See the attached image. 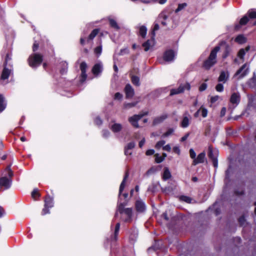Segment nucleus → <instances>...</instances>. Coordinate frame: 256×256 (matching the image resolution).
I'll use <instances>...</instances> for the list:
<instances>
[{
    "instance_id": "obj_1",
    "label": "nucleus",
    "mask_w": 256,
    "mask_h": 256,
    "mask_svg": "<svg viewBox=\"0 0 256 256\" xmlns=\"http://www.w3.org/2000/svg\"><path fill=\"white\" fill-rule=\"evenodd\" d=\"M128 176H129L128 172V171H126V174H125V175L123 178V180H122V181L120 185V186L119 194H118V198H119L118 204V206L117 211L115 214V216H114L115 217H116L118 216V212H119L121 214H123V212H124V210L125 209L124 208V207L125 206H126L127 204L126 202H120L121 198H120V196H121L122 192L123 191V190L125 187V183H126V182L127 178L128 177Z\"/></svg>"
},
{
    "instance_id": "obj_2",
    "label": "nucleus",
    "mask_w": 256,
    "mask_h": 256,
    "mask_svg": "<svg viewBox=\"0 0 256 256\" xmlns=\"http://www.w3.org/2000/svg\"><path fill=\"white\" fill-rule=\"evenodd\" d=\"M220 50V47L219 46H216L211 51L208 59H206L204 62L203 66L205 69H210L211 67L216 63V54Z\"/></svg>"
},
{
    "instance_id": "obj_3",
    "label": "nucleus",
    "mask_w": 256,
    "mask_h": 256,
    "mask_svg": "<svg viewBox=\"0 0 256 256\" xmlns=\"http://www.w3.org/2000/svg\"><path fill=\"white\" fill-rule=\"evenodd\" d=\"M29 65L32 68H36L42 61V56L38 54H31L28 59Z\"/></svg>"
},
{
    "instance_id": "obj_4",
    "label": "nucleus",
    "mask_w": 256,
    "mask_h": 256,
    "mask_svg": "<svg viewBox=\"0 0 256 256\" xmlns=\"http://www.w3.org/2000/svg\"><path fill=\"white\" fill-rule=\"evenodd\" d=\"M248 104L245 112H248V114H249L251 111L256 112V95L248 96Z\"/></svg>"
},
{
    "instance_id": "obj_5",
    "label": "nucleus",
    "mask_w": 256,
    "mask_h": 256,
    "mask_svg": "<svg viewBox=\"0 0 256 256\" xmlns=\"http://www.w3.org/2000/svg\"><path fill=\"white\" fill-rule=\"evenodd\" d=\"M208 156L212 160L214 166L215 168H217L218 166V150H213L211 146H209Z\"/></svg>"
},
{
    "instance_id": "obj_6",
    "label": "nucleus",
    "mask_w": 256,
    "mask_h": 256,
    "mask_svg": "<svg viewBox=\"0 0 256 256\" xmlns=\"http://www.w3.org/2000/svg\"><path fill=\"white\" fill-rule=\"evenodd\" d=\"M190 85L189 83L186 82L185 84H180L178 88H173L170 90V96L178 94L183 92L184 90H190Z\"/></svg>"
},
{
    "instance_id": "obj_7",
    "label": "nucleus",
    "mask_w": 256,
    "mask_h": 256,
    "mask_svg": "<svg viewBox=\"0 0 256 256\" xmlns=\"http://www.w3.org/2000/svg\"><path fill=\"white\" fill-rule=\"evenodd\" d=\"M148 114V112H146L144 114H134L128 118V122L134 127L138 128L140 127L138 124V120H140L144 116L147 115Z\"/></svg>"
},
{
    "instance_id": "obj_8",
    "label": "nucleus",
    "mask_w": 256,
    "mask_h": 256,
    "mask_svg": "<svg viewBox=\"0 0 256 256\" xmlns=\"http://www.w3.org/2000/svg\"><path fill=\"white\" fill-rule=\"evenodd\" d=\"M12 74V70L9 69L4 66L0 76V80L2 81V84H6L8 83V79L9 76Z\"/></svg>"
},
{
    "instance_id": "obj_9",
    "label": "nucleus",
    "mask_w": 256,
    "mask_h": 256,
    "mask_svg": "<svg viewBox=\"0 0 256 256\" xmlns=\"http://www.w3.org/2000/svg\"><path fill=\"white\" fill-rule=\"evenodd\" d=\"M249 72V68L247 64H244L236 72L235 76L240 75V78H242L248 74Z\"/></svg>"
},
{
    "instance_id": "obj_10",
    "label": "nucleus",
    "mask_w": 256,
    "mask_h": 256,
    "mask_svg": "<svg viewBox=\"0 0 256 256\" xmlns=\"http://www.w3.org/2000/svg\"><path fill=\"white\" fill-rule=\"evenodd\" d=\"M87 64L86 62H82L80 64V69L82 72L81 76H80V81L81 82H84L86 78H87V74H86V70L87 68Z\"/></svg>"
},
{
    "instance_id": "obj_11",
    "label": "nucleus",
    "mask_w": 256,
    "mask_h": 256,
    "mask_svg": "<svg viewBox=\"0 0 256 256\" xmlns=\"http://www.w3.org/2000/svg\"><path fill=\"white\" fill-rule=\"evenodd\" d=\"M175 54L172 50H168L164 54V60L167 62H171L174 60Z\"/></svg>"
},
{
    "instance_id": "obj_12",
    "label": "nucleus",
    "mask_w": 256,
    "mask_h": 256,
    "mask_svg": "<svg viewBox=\"0 0 256 256\" xmlns=\"http://www.w3.org/2000/svg\"><path fill=\"white\" fill-rule=\"evenodd\" d=\"M190 116L188 112L184 114L183 119L180 123V126L183 128H186L188 126L190 119Z\"/></svg>"
},
{
    "instance_id": "obj_13",
    "label": "nucleus",
    "mask_w": 256,
    "mask_h": 256,
    "mask_svg": "<svg viewBox=\"0 0 256 256\" xmlns=\"http://www.w3.org/2000/svg\"><path fill=\"white\" fill-rule=\"evenodd\" d=\"M12 184V180L6 176L0 178V186H4L6 188H10Z\"/></svg>"
},
{
    "instance_id": "obj_14",
    "label": "nucleus",
    "mask_w": 256,
    "mask_h": 256,
    "mask_svg": "<svg viewBox=\"0 0 256 256\" xmlns=\"http://www.w3.org/2000/svg\"><path fill=\"white\" fill-rule=\"evenodd\" d=\"M103 70V66L102 62H98L95 64L92 68V72L95 76H98L100 74Z\"/></svg>"
},
{
    "instance_id": "obj_15",
    "label": "nucleus",
    "mask_w": 256,
    "mask_h": 256,
    "mask_svg": "<svg viewBox=\"0 0 256 256\" xmlns=\"http://www.w3.org/2000/svg\"><path fill=\"white\" fill-rule=\"evenodd\" d=\"M124 92L126 98H132L134 96V90L130 84H127L126 86Z\"/></svg>"
},
{
    "instance_id": "obj_16",
    "label": "nucleus",
    "mask_w": 256,
    "mask_h": 256,
    "mask_svg": "<svg viewBox=\"0 0 256 256\" xmlns=\"http://www.w3.org/2000/svg\"><path fill=\"white\" fill-rule=\"evenodd\" d=\"M240 94L238 92H234L230 96V102L232 104H235L236 106L240 103Z\"/></svg>"
},
{
    "instance_id": "obj_17",
    "label": "nucleus",
    "mask_w": 256,
    "mask_h": 256,
    "mask_svg": "<svg viewBox=\"0 0 256 256\" xmlns=\"http://www.w3.org/2000/svg\"><path fill=\"white\" fill-rule=\"evenodd\" d=\"M135 206L136 211L139 212H142L146 210V204L142 200H136Z\"/></svg>"
},
{
    "instance_id": "obj_18",
    "label": "nucleus",
    "mask_w": 256,
    "mask_h": 256,
    "mask_svg": "<svg viewBox=\"0 0 256 256\" xmlns=\"http://www.w3.org/2000/svg\"><path fill=\"white\" fill-rule=\"evenodd\" d=\"M229 76L230 74L228 71H222L218 78V81L219 82L226 83L228 80Z\"/></svg>"
},
{
    "instance_id": "obj_19",
    "label": "nucleus",
    "mask_w": 256,
    "mask_h": 256,
    "mask_svg": "<svg viewBox=\"0 0 256 256\" xmlns=\"http://www.w3.org/2000/svg\"><path fill=\"white\" fill-rule=\"evenodd\" d=\"M136 144L134 142L128 143L124 148V154L126 156H130L132 154V150L134 148Z\"/></svg>"
},
{
    "instance_id": "obj_20",
    "label": "nucleus",
    "mask_w": 256,
    "mask_h": 256,
    "mask_svg": "<svg viewBox=\"0 0 256 256\" xmlns=\"http://www.w3.org/2000/svg\"><path fill=\"white\" fill-rule=\"evenodd\" d=\"M205 156L206 154L204 152H201L200 154L198 156L197 158L194 160L192 164L196 166L198 164L204 162L205 159Z\"/></svg>"
},
{
    "instance_id": "obj_21",
    "label": "nucleus",
    "mask_w": 256,
    "mask_h": 256,
    "mask_svg": "<svg viewBox=\"0 0 256 256\" xmlns=\"http://www.w3.org/2000/svg\"><path fill=\"white\" fill-rule=\"evenodd\" d=\"M110 128L113 132L117 133L121 131L122 126L120 124L114 122L110 126Z\"/></svg>"
},
{
    "instance_id": "obj_22",
    "label": "nucleus",
    "mask_w": 256,
    "mask_h": 256,
    "mask_svg": "<svg viewBox=\"0 0 256 256\" xmlns=\"http://www.w3.org/2000/svg\"><path fill=\"white\" fill-rule=\"evenodd\" d=\"M168 118L166 114H163L159 116L153 120V125L156 126L162 123Z\"/></svg>"
},
{
    "instance_id": "obj_23",
    "label": "nucleus",
    "mask_w": 256,
    "mask_h": 256,
    "mask_svg": "<svg viewBox=\"0 0 256 256\" xmlns=\"http://www.w3.org/2000/svg\"><path fill=\"white\" fill-rule=\"evenodd\" d=\"M126 216L127 218H125L126 222H130L131 220L132 215V208H126L124 210L123 212Z\"/></svg>"
},
{
    "instance_id": "obj_24",
    "label": "nucleus",
    "mask_w": 256,
    "mask_h": 256,
    "mask_svg": "<svg viewBox=\"0 0 256 256\" xmlns=\"http://www.w3.org/2000/svg\"><path fill=\"white\" fill-rule=\"evenodd\" d=\"M168 18V16L164 12H161L158 18V21L160 22L163 26H166V20Z\"/></svg>"
},
{
    "instance_id": "obj_25",
    "label": "nucleus",
    "mask_w": 256,
    "mask_h": 256,
    "mask_svg": "<svg viewBox=\"0 0 256 256\" xmlns=\"http://www.w3.org/2000/svg\"><path fill=\"white\" fill-rule=\"evenodd\" d=\"M250 50V47L247 46L245 49L241 48L238 54V56L242 60V62L244 60V56L246 54V52H248Z\"/></svg>"
},
{
    "instance_id": "obj_26",
    "label": "nucleus",
    "mask_w": 256,
    "mask_h": 256,
    "mask_svg": "<svg viewBox=\"0 0 256 256\" xmlns=\"http://www.w3.org/2000/svg\"><path fill=\"white\" fill-rule=\"evenodd\" d=\"M44 206H47L48 208H51L54 206V200L50 196H48L44 200Z\"/></svg>"
},
{
    "instance_id": "obj_27",
    "label": "nucleus",
    "mask_w": 256,
    "mask_h": 256,
    "mask_svg": "<svg viewBox=\"0 0 256 256\" xmlns=\"http://www.w3.org/2000/svg\"><path fill=\"white\" fill-rule=\"evenodd\" d=\"M247 84L250 88H253L256 87V74L255 72L253 73L252 78L249 80Z\"/></svg>"
},
{
    "instance_id": "obj_28",
    "label": "nucleus",
    "mask_w": 256,
    "mask_h": 256,
    "mask_svg": "<svg viewBox=\"0 0 256 256\" xmlns=\"http://www.w3.org/2000/svg\"><path fill=\"white\" fill-rule=\"evenodd\" d=\"M172 176L171 173L169 170V169L166 167L164 168V172L162 174V179L164 180H166L170 178Z\"/></svg>"
},
{
    "instance_id": "obj_29",
    "label": "nucleus",
    "mask_w": 256,
    "mask_h": 256,
    "mask_svg": "<svg viewBox=\"0 0 256 256\" xmlns=\"http://www.w3.org/2000/svg\"><path fill=\"white\" fill-rule=\"evenodd\" d=\"M138 236V232L136 229H134L130 232V240L132 242H134Z\"/></svg>"
},
{
    "instance_id": "obj_30",
    "label": "nucleus",
    "mask_w": 256,
    "mask_h": 256,
    "mask_svg": "<svg viewBox=\"0 0 256 256\" xmlns=\"http://www.w3.org/2000/svg\"><path fill=\"white\" fill-rule=\"evenodd\" d=\"M248 21V18L246 16H244L240 20L239 25L236 26V28L238 29L240 28V26L245 25L247 24Z\"/></svg>"
},
{
    "instance_id": "obj_31",
    "label": "nucleus",
    "mask_w": 256,
    "mask_h": 256,
    "mask_svg": "<svg viewBox=\"0 0 256 256\" xmlns=\"http://www.w3.org/2000/svg\"><path fill=\"white\" fill-rule=\"evenodd\" d=\"M120 224L119 222H118L116 224V226H115V230H114V236H112V238L113 240H117L118 236V234L119 231H120Z\"/></svg>"
},
{
    "instance_id": "obj_32",
    "label": "nucleus",
    "mask_w": 256,
    "mask_h": 256,
    "mask_svg": "<svg viewBox=\"0 0 256 256\" xmlns=\"http://www.w3.org/2000/svg\"><path fill=\"white\" fill-rule=\"evenodd\" d=\"M108 20H109L110 26L112 28H114L116 30H118L120 28L119 26L118 25L116 22L112 18H109Z\"/></svg>"
},
{
    "instance_id": "obj_33",
    "label": "nucleus",
    "mask_w": 256,
    "mask_h": 256,
    "mask_svg": "<svg viewBox=\"0 0 256 256\" xmlns=\"http://www.w3.org/2000/svg\"><path fill=\"white\" fill-rule=\"evenodd\" d=\"M147 32V28L144 26H142L140 27L139 34L143 38H145Z\"/></svg>"
},
{
    "instance_id": "obj_34",
    "label": "nucleus",
    "mask_w": 256,
    "mask_h": 256,
    "mask_svg": "<svg viewBox=\"0 0 256 256\" xmlns=\"http://www.w3.org/2000/svg\"><path fill=\"white\" fill-rule=\"evenodd\" d=\"M246 38L242 34H240L238 36L235 38V42L240 44H244L246 42Z\"/></svg>"
},
{
    "instance_id": "obj_35",
    "label": "nucleus",
    "mask_w": 256,
    "mask_h": 256,
    "mask_svg": "<svg viewBox=\"0 0 256 256\" xmlns=\"http://www.w3.org/2000/svg\"><path fill=\"white\" fill-rule=\"evenodd\" d=\"M6 107V104L4 103V98L2 95H0V112H2Z\"/></svg>"
},
{
    "instance_id": "obj_36",
    "label": "nucleus",
    "mask_w": 256,
    "mask_h": 256,
    "mask_svg": "<svg viewBox=\"0 0 256 256\" xmlns=\"http://www.w3.org/2000/svg\"><path fill=\"white\" fill-rule=\"evenodd\" d=\"M132 82V84L136 86H139L140 85V78L135 76H132L131 78Z\"/></svg>"
},
{
    "instance_id": "obj_37",
    "label": "nucleus",
    "mask_w": 256,
    "mask_h": 256,
    "mask_svg": "<svg viewBox=\"0 0 256 256\" xmlns=\"http://www.w3.org/2000/svg\"><path fill=\"white\" fill-rule=\"evenodd\" d=\"M98 31L99 30L98 29L94 30L89 35L88 40H92L98 34Z\"/></svg>"
},
{
    "instance_id": "obj_38",
    "label": "nucleus",
    "mask_w": 256,
    "mask_h": 256,
    "mask_svg": "<svg viewBox=\"0 0 256 256\" xmlns=\"http://www.w3.org/2000/svg\"><path fill=\"white\" fill-rule=\"evenodd\" d=\"M142 46L144 48V50L147 52L151 46V42L150 40H148L142 44Z\"/></svg>"
},
{
    "instance_id": "obj_39",
    "label": "nucleus",
    "mask_w": 256,
    "mask_h": 256,
    "mask_svg": "<svg viewBox=\"0 0 256 256\" xmlns=\"http://www.w3.org/2000/svg\"><path fill=\"white\" fill-rule=\"evenodd\" d=\"M137 104H138L137 102H130V103H126L124 104V108L126 109L130 108L135 106Z\"/></svg>"
},
{
    "instance_id": "obj_40",
    "label": "nucleus",
    "mask_w": 256,
    "mask_h": 256,
    "mask_svg": "<svg viewBox=\"0 0 256 256\" xmlns=\"http://www.w3.org/2000/svg\"><path fill=\"white\" fill-rule=\"evenodd\" d=\"M63 68H61L60 72L62 74L66 73L68 69V64L66 62H63L62 63Z\"/></svg>"
},
{
    "instance_id": "obj_41",
    "label": "nucleus",
    "mask_w": 256,
    "mask_h": 256,
    "mask_svg": "<svg viewBox=\"0 0 256 256\" xmlns=\"http://www.w3.org/2000/svg\"><path fill=\"white\" fill-rule=\"evenodd\" d=\"M154 156L155 160L156 163H160L164 160V158H162V156H160L158 154H156Z\"/></svg>"
},
{
    "instance_id": "obj_42",
    "label": "nucleus",
    "mask_w": 256,
    "mask_h": 256,
    "mask_svg": "<svg viewBox=\"0 0 256 256\" xmlns=\"http://www.w3.org/2000/svg\"><path fill=\"white\" fill-rule=\"evenodd\" d=\"M248 14L250 18H256V10H250L248 12Z\"/></svg>"
},
{
    "instance_id": "obj_43",
    "label": "nucleus",
    "mask_w": 256,
    "mask_h": 256,
    "mask_svg": "<svg viewBox=\"0 0 256 256\" xmlns=\"http://www.w3.org/2000/svg\"><path fill=\"white\" fill-rule=\"evenodd\" d=\"M166 143L165 140H162L158 141L156 144L155 148L156 149H160L162 146Z\"/></svg>"
},
{
    "instance_id": "obj_44",
    "label": "nucleus",
    "mask_w": 256,
    "mask_h": 256,
    "mask_svg": "<svg viewBox=\"0 0 256 256\" xmlns=\"http://www.w3.org/2000/svg\"><path fill=\"white\" fill-rule=\"evenodd\" d=\"M186 6V3H182L179 4L178 6V8L176 10V12H178L181 10H182L183 8H184Z\"/></svg>"
},
{
    "instance_id": "obj_45",
    "label": "nucleus",
    "mask_w": 256,
    "mask_h": 256,
    "mask_svg": "<svg viewBox=\"0 0 256 256\" xmlns=\"http://www.w3.org/2000/svg\"><path fill=\"white\" fill-rule=\"evenodd\" d=\"M174 131V130L172 128L168 129L166 132H164L162 134V137L166 138V137L168 136H169L171 135L173 133Z\"/></svg>"
},
{
    "instance_id": "obj_46",
    "label": "nucleus",
    "mask_w": 256,
    "mask_h": 256,
    "mask_svg": "<svg viewBox=\"0 0 256 256\" xmlns=\"http://www.w3.org/2000/svg\"><path fill=\"white\" fill-rule=\"evenodd\" d=\"M180 199L184 201V202H185L187 203H190L191 202H192V198L188 196H182L181 198H180Z\"/></svg>"
},
{
    "instance_id": "obj_47",
    "label": "nucleus",
    "mask_w": 256,
    "mask_h": 256,
    "mask_svg": "<svg viewBox=\"0 0 256 256\" xmlns=\"http://www.w3.org/2000/svg\"><path fill=\"white\" fill-rule=\"evenodd\" d=\"M6 170L8 172V174H7L10 177L9 178L11 179V178L12 177L14 174H13L12 171L10 169V166H7V168L6 169Z\"/></svg>"
},
{
    "instance_id": "obj_48",
    "label": "nucleus",
    "mask_w": 256,
    "mask_h": 256,
    "mask_svg": "<svg viewBox=\"0 0 256 256\" xmlns=\"http://www.w3.org/2000/svg\"><path fill=\"white\" fill-rule=\"evenodd\" d=\"M216 90L217 92H222L224 90V86L222 84H218L216 86Z\"/></svg>"
},
{
    "instance_id": "obj_49",
    "label": "nucleus",
    "mask_w": 256,
    "mask_h": 256,
    "mask_svg": "<svg viewBox=\"0 0 256 256\" xmlns=\"http://www.w3.org/2000/svg\"><path fill=\"white\" fill-rule=\"evenodd\" d=\"M122 94L120 92H116L114 96V98L115 100H120L122 98Z\"/></svg>"
},
{
    "instance_id": "obj_50",
    "label": "nucleus",
    "mask_w": 256,
    "mask_h": 256,
    "mask_svg": "<svg viewBox=\"0 0 256 256\" xmlns=\"http://www.w3.org/2000/svg\"><path fill=\"white\" fill-rule=\"evenodd\" d=\"M200 109V112H201L202 117L206 118L208 115V110L206 108L202 107Z\"/></svg>"
},
{
    "instance_id": "obj_51",
    "label": "nucleus",
    "mask_w": 256,
    "mask_h": 256,
    "mask_svg": "<svg viewBox=\"0 0 256 256\" xmlns=\"http://www.w3.org/2000/svg\"><path fill=\"white\" fill-rule=\"evenodd\" d=\"M156 188V186L155 184H152L148 188V190L152 192H155Z\"/></svg>"
},
{
    "instance_id": "obj_52",
    "label": "nucleus",
    "mask_w": 256,
    "mask_h": 256,
    "mask_svg": "<svg viewBox=\"0 0 256 256\" xmlns=\"http://www.w3.org/2000/svg\"><path fill=\"white\" fill-rule=\"evenodd\" d=\"M102 51V46H101L96 47L94 49V52L96 54L100 55Z\"/></svg>"
},
{
    "instance_id": "obj_53",
    "label": "nucleus",
    "mask_w": 256,
    "mask_h": 256,
    "mask_svg": "<svg viewBox=\"0 0 256 256\" xmlns=\"http://www.w3.org/2000/svg\"><path fill=\"white\" fill-rule=\"evenodd\" d=\"M102 136L104 138H108L110 136V132L106 130H103L102 132Z\"/></svg>"
},
{
    "instance_id": "obj_54",
    "label": "nucleus",
    "mask_w": 256,
    "mask_h": 256,
    "mask_svg": "<svg viewBox=\"0 0 256 256\" xmlns=\"http://www.w3.org/2000/svg\"><path fill=\"white\" fill-rule=\"evenodd\" d=\"M190 156L194 160L196 158V154L192 148H190Z\"/></svg>"
},
{
    "instance_id": "obj_55",
    "label": "nucleus",
    "mask_w": 256,
    "mask_h": 256,
    "mask_svg": "<svg viewBox=\"0 0 256 256\" xmlns=\"http://www.w3.org/2000/svg\"><path fill=\"white\" fill-rule=\"evenodd\" d=\"M50 213V210L49 208H48L47 206H44V208L42 209V215H45L47 214Z\"/></svg>"
},
{
    "instance_id": "obj_56",
    "label": "nucleus",
    "mask_w": 256,
    "mask_h": 256,
    "mask_svg": "<svg viewBox=\"0 0 256 256\" xmlns=\"http://www.w3.org/2000/svg\"><path fill=\"white\" fill-rule=\"evenodd\" d=\"M246 220L244 216H240L238 219V222L240 226H242L244 224Z\"/></svg>"
},
{
    "instance_id": "obj_57",
    "label": "nucleus",
    "mask_w": 256,
    "mask_h": 256,
    "mask_svg": "<svg viewBox=\"0 0 256 256\" xmlns=\"http://www.w3.org/2000/svg\"><path fill=\"white\" fill-rule=\"evenodd\" d=\"M94 122L96 125L100 126L102 124V121L99 117H96L94 120Z\"/></svg>"
},
{
    "instance_id": "obj_58",
    "label": "nucleus",
    "mask_w": 256,
    "mask_h": 256,
    "mask_svg": "<svg viewBox=\"0 0 256 256\" xmlns=\"http://www.w3.org/2000/svg\"><path fill=\"white\" fill-rule=\"evenodd\" d=\"M207 88V84L206 83L202 84L199 87V90L200 92H202L206 90Z\"/></svg>"
},
{
    "instance_id": "obj_59",
    "label": "nucleus",
    "mask_w": 256,
    "mask_h": 256,
    "mask_svg": "<svg viewBox=\"0 0 256 256\" xmlns=\"http://www.w3.org/2000/svg\"><path fill=\"white\" fill-rule=\"evenodd\" d=\"M159 28H160V26H159L158 24V23L155 24L154 26V29H153V32H152V35H153V36H155L154 32L156 31V30H158Z\"/></svg>"
},
{
    "instance_id": "obj_60",
    "label": "nucleus",
    "mask_w": 256,
    "mask_h": 256,
    "mask_svg": "<svg viewBox=\"0 0 256 256\" xmlns=\"http://www.w3.org/2000/svg\"><path fill=\"white\" fill-rule=\"evenodd\" d=\"M220 97L218 96H213L210 98V102L212 103H214L219 99Z\"/></svg>"
},
{
    "instance_id": "obj_61",
    "label": "nucleus",
    "mask_w": 256,
    "mask_h": 256,
    "mask_svg": "<svg viewBox=\"0 0 256 256\" xmlns=\"http://www.w3.org/2000/svg\"><path fill=\"white\" fill-rule=\"evenodd\" d=\"M162 149L164 150L167 151V152H170L171 150V147L169 144H168L166 145L165 146H163Z\"/></svg>"
},
{
    "instance_id": "obj_62",
    "label": "nucleus",
    "mask_w": 256,
    "mask_h": 256,
    "mask_svg": "<svg viewBox=\"0 0 256 256\" xmlns=\"http://www.w3.org/2000/svg\"><path fill=\"white\" fill-rule=\"evenodd\" d=\"M173 151H174V152L175 153H176L178 154H180V150L178 146H174L173 148Z\"/></svg>"
},
{
    "instance_id": "obj_63",
    "label": "nucleus",
    "mask_w": 256,
    "mask_h": 256,
    "mask_svg": "<svg viewBox=\"0 0 256 256\" xmlns=\"http://www.w3.org/2000/svg\"><path fill=\"white\" fill-rule=\"evenodd\" d=\"M11 59H12L11 55H10V54H6V60H5V62H4V65L6 66L8 64V60H10Z\"/></svg>"
},
{
    "instance_id": "obj_64",
    "label": "nucleus",
    "mask_w": 256,
    "mask_h": 256,
    "mask_svg": "<svg viewBox=\"0 0 256 256\" xmlns=\"http://www.w3.org/2000/svg\"><path fill=\"white\" fill-rule=\"evenodd\" d=\"M128 52L129 50L128 48L122 49L120 51V54L122 55L124 54H128Z\"/></svg>"
}]
</instances>
